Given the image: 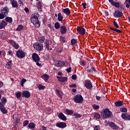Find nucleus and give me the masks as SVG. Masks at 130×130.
<instances>
[{"mask_svg":"<svg viewBox=\"0 0 130 130\" xmlns=\"http://www.w3.org/2000/svg\"><path fill=\"white\" fill-rule=\"evenodd\" d=\"M31 22L36 28L40 27V22L38 20V15L37 14H34L31 15Z\"/></svg>","mask_w":130,"mask_h":130,"instance_id":"nucleus-1","label":"nucleus"},{"mask_svg":"<svg viewBox=\"0 0 130 130\" xmlns=\"http://www.w3.org/2000/svg\"><path fill=\"white\" fill-rule=\"evenodd\" d=\"M109 3L113 6V7H115V8H119L120 11H124L125 7L122 5V4H119L118 2H114L113 0H109Z\"/></svg>","mask_w":130,"mask_h":130,"instance_id":"nucleus-2","label":"nucleus"},{"mask_svg":"<svg viewBox=\"0 0 130 130\" xmlns=\"http://www.w3.org/2000/svg\"><path fill=\"white\" fill-rule=\"evenodd\" d=\"M111 115H112V112H111L109 109H105L103 110V113H102V116L103 118L111 117Z\"/></svg>","mask_w":130,"mask_h":130,"instance_id":"nucleus-3","label":"nucleus"},{"mask_svg":"<svg viewBox=\"0 0 130 130\" xmlns=\"http://www.w3.org/2000/svg\"><path fill=\"white\" fill-rule=\"evenodd\" d=\"M74 101L75 103H83L84 101V98L81 95L77 94L75 96Z\"/></svg>","mask_w":130,"mask_h":130,"instance_id":"nucleus-4","label":"nucleus"},{"mask_svg":"<svg viewBox=\"0 0 130 130\" xmlns=\"http://www.w3.org/2000/svg\"><path fill=\"white\" fill-rule=\"evenodd\" d=\"M34 47L35 49H36L38 51H42V50H43V44L39 43H35L34 44Z\"/></svg>","mask_w":130,"mask_h":130,"instance_id":"nucleus-5","label":"nucleus"},{"mask_svg":"<svg viewBox=\"0 0 130 130\" xmlns=\"http://www.w3.org/2000/svg\"><path fill=\"white\" fill-rule=\"evenodd\" d=\"M16 56H17L18 58H24V57H25V52L21 50H19L16 52Z\"/></svg>","mask_w":130,"mask_h":130,"instance_id":"nucleus-6","label":"nucleus"},{"mask_svg":"<svg viewBox=\"0 0 130 130\" xmlns=\"http://www.w3.org/2000/svg\"><path fill=\"white\" fill-rule=\"evenodd\" d=\"M85 86L87 89H92L93 88V85L92 83L90 80H85Z\"/></svg>","mask_w":130,"mask_h":130,"instance_id":"nucleus-7","label":"nucleus"},{"mask_svg":"<svg viewBox=\"0 0 130 130\" xmlns=\"http://www.w3.org/2000/svg\"><path fill=\"white\" fill-rule=\"evenodd\" d=\"M9 11H10V9H9V8H8V7L7 6L4 7L0 11L1 13H2V14H4L6 16H8V14H9Z\"/></svg>","mask_w":130,"mask_h":130,"instance_id":"nucleus-8","label":"nucleus"},{"mask_svg":"<svg viewBox=\"0 0 130 130\" xmlns=\"http://www.w3.org/2000/svg\"><path fill=\"white\" fill-rule=\"evenodd\" d=\"M122 12L118 10L115 11V12L113 13V16L115 18H120V17L122 16Z\"/></svg>","mask_w":130,"mask_h":130,"instance_id":"nucleus-9","label":"nucleus"},{"mask_svg":"<svg viewBox=\"0 0 130 130\" xmlns=\"http://www.w3.org/2000/svg\"><path fill=\"white\" fill-rule=\"evenodd\" d=\"M32 60L35 61V62H38L40 60V58L39 56L37 53H33L32 55Z\"/></svg>","mask_w":130,"mask_h":130,"instance_id":"nucleus-10","label":"nucleus"},{"mask_svg":"<svg viewBox=\"0 0 130 130\" xmlns=\"http://www.w3.org/2000/svg\"><path fill=\"white\" fill-rule=\"evenodd\" d=\"M57 127H59V128H64L67 127V123L66 122H60L56 124Z\"/></svg>","mask_w":130,"mask_h":130,"instance_id":"nucleus-11","label":"nucleus"},{"mask_svg":"<svg viewBox=\"0 0 130 130\" xmlns=\"http://www.w3.org/2000/svg\"><path fill=\"white\" fill-rule=\"evenodd\" d=\"M31 96V93L29 92V91L24 90L22 92V97H24V98H29Z\"/></svg>","mask_w":130,"mask_h":130,"instance_id":"nucleus-12","label":"nucleus"},{"mask_svg":"<svg viewBox=\"0 0 130 130\" xmlns=\"http://www.w3.org/2000/svg\"><path fill=\"white\" fill-rule=\"evenodd\" d=\"M77 30L78 31V33L80 34V35H85V29L83 28L82 27H78L77 28Z\"/></svg>","mask_w":130,"mask_h":130,"instance_id":"nucleus-13","label":"nucleus"},{"mask_svg":"<svg viewBox=\"0 0 130 130\" xmlns=\"http://www.w3.org/2000/svg\"><path fill=\"white\" fill-rule=\"evenodd\" d=\"M109 126L112 128L113 129H118L119 128V127L118 126L116 125V124L113 123V122H110L109 124Z\"/></svg>","mask_w":130,"mask_h":130,"instance_id":"nucleus-14","label":"nucleus"},{"mask_svg":"<svg viewBox=\"0 0 130 130\" xmlns=\"http://www.w3.org/2000/svg\"><path fill=\"white\" fill-rule=\"evenodd\" d=\"M121 117L125 120H130V114L127 113H123L121 115Z\"/></svg>","mask_w":130,"mask_h":130,"instance_id":"nucleus-15","label":"nucleus"},{"mask_svg":"<svg viewBox=\"0 0 130 130\" xmlns=\"http://www.w3.org/2000/svg\"><path fill=\"white\" fill-rule=\"evenodd\" d=\"M9 43L14 47L16 49H18L19 48V45L16 43V42L14 40H10L9 41Z\"/></svg>","mask_w":130,"mask_h":130,"instance_id":"nucleus-16","label":"nucleus"},{"mask_svg":"<svg viewBox=\"0 0 130 130\" xmlns=\"http://www.w3.org/2000/svg\"><path fill=\"white\" fill-rule=\"evenodd\" d=\"M67 31H68V29H67V27L65 26H61L60 27V32H61V34H66L67 33Z\"/></svg>","mask_w":130,"mask_h":130,"instance_id":"nucleus-17","label":"nucleus"},{"mask_svg":"<svg viewBox=\"0 0 130 130\" xmlns=\"http://www.w3.org/2000/svg\"><path fill=\"white\" fill-rule=\"evenodd\" d=\"M10 4L13 8H18V2L15 0H10Z\"/></svg>","mask_w":130,"mask_h":130,"instance_id":"nucleus-18","label":"nucleus"},{"mask_svg":"<svg viewBox=\"0 0 130 130\" xmlns=\"http://www.w3.org/2000/svg\"><path fill=\"white\" fill-rule=\"evenodd\" d=\"M58 116L60 119H61L64 121H66L67 120V117H66V116H64V114H63V113H60Z\"/></svg>","mask_w":130,"mask_h":130,"instance_id":"nucleus-19","label":"nucleus"},{"mask_svg":"<svg viewBox=\"0 0 130 130\" xmlns=\"http://www.w3.org/2000/svg\"><path fill=\"white\" fill-rule=\"evenodd\" d=\"M37 8L40 12L42 11V8H43V6H42V3L40 1L37 3Z\"/></svg>","mask_w":130,"mask_h":130,"instance_id":"nucleus-20","label":"nucleus"},{"mask_svg":"<svg viewBox=\"0 0 130 130\" xmlns=\"http://www.w3.org/2000/svg\"><path fill=\"white\" fill-rule=\"evenodd\" d=\"M114 104L115 106L116 107H120V106H122V105H123V102L121 101H118L115 102Z\"/></svg>","mask_w":130,"mask_h":130,"instance_id":"nucleus-21","label":"nucleus"},{"mask_svg":"<svg viewBox=\"0 0 130 130\" xmlns=\"http://www.w3.org/2000/svg\"><path fill=\"white\" fill-rule=\"evenodd\" d=\"M65 64L66 63L61 61H57L55 63L56 67H63V66H64Z\"/></svg>","mask_w":130,"mask_h":130,"instance_id":"nucleus-22","label":"nucleus"},{"mask_svg":"<svg viewBox=\"0 0 130 130\" xmlns=\"http://www.w3.org/2000/svg\"><path fill=\"white\" fill-rule=\"evenodd\" d=\"M8 23L6 22L4 20H2V22L0 23V30L2 29H4L5 28L6 25H7Z\"/></svg>","mask_w":130,"mask_h":130,"instance_id":"nucleus-23","label":"nucleus"},{"mask_svg":"<svg viewBox=\"0 0 130 130\" xmlns=\"http://www.w3.org/2000/svg\"><path fill=\"white\" fill-rule=\"evenodd\" d=\"M57 78L58 79V81H59L60 82H67V81H68V78L67 77H59V76H57Z\"/></svg>","mask_w":130,"mask_h":130,"instance_id":"nucleus-24","label":"nucleus"},{"mask_svg":"<svg viewBox=\"0 0 130 130\" xmlns=\"http://www.w3.org/2000/svg\"><path fill=\"white\" fill-rule=\"evenodd\" d=\"M62 12L64 14H66V15H70V14H71V11L69 8L63 9Z\"/></svg>","mask_w":130,"mask_h":130,"instance_id":"nucleus-25","label":"nucleus"},{"mask_svg":"<svg viewBox=\"0 0 130 130\" xmlns=\"http://www.w3.org/2000/svg\"><path fill=\"white\" fill-rule=\"evenodd\" d=\"M45 44H46V48H47L48 50H49L50 49L49 48V46L50 45V42L49 41V40H46L45 41Z\"/></svg>","mask_w":130,"mask_h":130,"instance_id":"nucleus-26","label":"nucleus"},{"mask_svg":"<svg viewBox=\"0 0 130 130\" xmlns=\"http://www.w3.org/2000/svg\"><path fill=\"white\" fill-rule=\"evenodd\" d=\"M57 19L59 22H61L63 19V16L61 15V13H58L57 15Z\"/></svg>","mask_w":130,"mask_h":130,"instance_id":"nucleus-27","label":"nucleus"},{"mask_svg":"<svg viewBox=\"0 0 130 130\" xmlns=\"http://www.w3.org/2000/svg\"><path fill=\"white\" fill-rule=\"evenodd\" d=\"M5 20L6 22H7L8 23H13V18H12L11 17H7L5 18Z\"/></svg>","mask_w":130,"mask_h":130,"instance_id":"nucleus-28","label":"nucleus"},{"mask_svg":"<svg viewBox=\"0 0 130 130\" xmlns=\"http://www.w3.org/2000/svg\"><path fill=\"white\" fill-rule=\"evenodd\" d=\"M56 93L58 95L59 98H61V99L63 95L62 92L59 90H56Z\"/></svg>","mask_w":130,"mask_h":130,"instance_id":"nucleus-29","label":"nucleus"},{"mask_svg":"<svg viewBox=\"0 0 130 130\" xmlns=\"http://www.w3.org/2000/svg\"><path fill=\"white\" fill-rule=\"evenodd\" d=\"M42 78L43 79V80L46 81L49 78V76H48L47 74H45L42 76Z\"/></svg>","mask_w":130,"mask_h":130,"instance_id":"nucleus-30","label":"nucleus"},{"mask_svg":"<svg viewBox=\"0 0 130 130\" xmlns=\"http://www.w3.org/2000/svg\"><path fill=\"white\" fill-rule=\"evenodd\" d=\"M24 29V26L22 25H19L18 27L16 28V31H22Z\"/></svg>","mask_w":130,"mask_h":130,"instance_id":"nucleus-31","label":"nucleus"},{"mask_svg":"<svg viewBox=\"0 0 130 130\" xmlns=\"http://www.w3.org/2000/svg\"><path fill=\"white\" fill-rule=\"evenodd\" d=\"M15 95H16V98H17V99H20V98H21V92H20V91L16 92L15 93Z\"/></svg>","mask_w":130,"mask_h":130,"instance_id":"nucleus-32","label":"nucleus"},{"mask_svg":"<svg viewBox=\"0 0 130 130\" xmlns=\"http://www.w3.org/2000/svg\"><path fill=\"white\" fill-rule=\"evenodd\" d=\"M44 40H45L44 37H39L38 38V41L41 43H43V42H44Z\"/></svg>","mask_w":130,"mask_h":130,"instance_id":"nucleus-33","label":"nucleus"},{"mask_svg":"<svg viewBox=\"0 0 130 130\" xmlns=\"http://www.w3.org/2000/svg\"><path fill=\"white\" fill-rule=\"evenodd\" d=\"M125 7L127 8H129L130 7V0H126L125 2Z\"/></svg>","mask_w":130,"mask_h":130,"instance_id":"nucleus-34","label":"nucleus"},{"mask_svg":"<svg viewBox=\"0 0 130 130\" xmlns=\"http://www.w3.org/2000/svg\"><path fill=\"white\" fill-rule=\"evenodd\" d=\"M66 112L67 114H70L71 115H72V114L74 113V111H73V110L69 109H66Z\"/></svg>","mask_w":130,"mask_h":130,"instance_id":"nucleus-35","label":"nucleus"},{"mask_svg":"<svg viewBox=\"0 0 130 130\" xmlns=\"http://www.w3.org/2000/svg\"><path fill=\"white\" fill-rule=\"evenodd\" d=\"M36 126L35 123H30L28 124V127H29V128H35Z\"/></svg>","mask_w":130,"mask_h":130,"instance_id":"nucleus-36","label":"nucleus"},{"mask_svg":"<svg viewBox=\"0 0 130 130\" xmlns=\"http://www.w3.org/2000/svg\"><path fill=\"white\" fill-rule=\"evenodd\" d=\"M38 88L39 90H44V89H45V86L42 85L41 84H40L38 86Z\"/></svg>","mask_w":130,"mask_h":130,"instance_id":"nucleus-37","label":"nucleus"},{"mask_svg":"<svg viewBox=\"0 0 130 130\" xmlns=\"http://www.w3.org/2000/svg\"><path fill=\"white\" fill-rule=\"evenodd\" d=\"M73 115L75 116V118H81L82 117V115L78 113H74Z\"/></svg>","mask_w":130,"mask_h":130,"instance_id":"nucleus-38","label":"nucleus"},{"mask_svg":"<svg viewBox=\"0 0 130 130\" xmlns=\"http://www.w3.org/2000/svg\"><path fill=\"white\" fill-rule=\"evenodd\" d=\"M87 72L88 73L92 75V74H93V71H92V70H90V69H91V66H88L87 67Z\"/></svg>","mask_w":130,"mask_h":130,"instance_id":"nucleus-39","label":"nucleus"},{"mask_svg":"<svg viewBox=\"0 0 130 130\" xmlns=\"http://www.w3.org/2000/svg\"><path fill=\"white\" fill-rule=\"evenodd\" d=\"M6 66H7L8 69H11V66H12V60L7 62Z\"/></svg>","mask_w":130,"mask_h":130,"instance_id":"nucleus-40","label":"nucleus"},{"mask_svg":"<svg viewBox=\"0 0 130 130\" xmlns=\"http://www.w3.org/2000/svg\"><path fill=\"white\" fill-rule=\"evenodd\" d=\"M54 27L56 29H59V28H60V24L59 23V22H56L54 24Z\"/></svg>","mask_w":130,"mask_h":130,"instance_id":"nucleus-41","label":"nucleus"},{"mask_svg":"<svg viewBox=\"0 0 130 130\" xmlns=\"http://www.w3.org/2000/svg\"><path fill=\"white\" fill-rule=\"evenodd\" d=\"M2 113H4V114H6V113H8V111L6 108H5V107L4 108H2V109H1Z\"/></svg>","mask_w":130,"mask_h":130,"instance_id":"nucleus-42","label":"nucleus"},{"mask_svg":"<svg viewBox=\"0 0 130 130\" xmlns=\"http://www.w3.org/2000/svg\"><path fill=\"white\" fill-rule=\"evenodd\" d=\"M7 17V15L4 14V13H0V19L2 20L3 19H5V17Z\"/></svg>","mask_w":130,"mask_h":130,"instance_id":"nucleus-43","label":"nucleus"},{"mask_svg":"<svg viewBox=\"0 0 130 130\" xmlns=\"http://www.w3.org/2000/svg\"><path fill=\"white\" fill-rule=\"evenodd\" d=\"M26 82V79H22L20 82V85L22 87L24 86V83H25Z\"/></svg>","mask_w":130,"mask_h":130,"instance_id":"nucleus-44","label":"nucleus"},{"mask_svg":"<svg viewBox=\"0 0 130 130\" xmlns=\"http://www.w3.org/2000/svg\"><path fill=\"white\" fill-rule=\"evenodd\" d=\"M1 102L4 104H6V103H7V99H6V98L4 97L2 98L1 99Z\"/></svg>","mask_w":130,"mask_h":130,"instance_id":"nucleus-45","label":"nucleus"},{"mask_svg":"<svg viewBox=\"0 0 130 130\" xmlns=\"http://www.w3.org/2000/svg\"><path fill=\"white\" fill-rule=\"evenodd\" d=\"M121 112H127V109L126 108H122L120 109Z\"/></svg>","mask_w":130,"mask_h":130,"instance_id":"nucleus-46","label":"nucleus"},{"mask_svg":"<svg viewBox=\"0 0 130 130\" xmlns=\"http://www.w3.org/2000/svg\"><path fill=\"white\" fill-rule=\"evenodd\" d=\"M60 41L61 42H62V43H64V42H66V39L63 37H60Z\"/></svg>","mask_w":130,"mask_h":130,"instance_id":"nucleus-47","label":"nucleus"},{"mask_svg":"<svg viewBox=\"0 0 130 130\" xmlns=\"http://www.w3.org/2000/svg\"><path fill=\"white\" fill-rule=\"evenodd\" d=\"M94 117L95 118H96L97 119H99V118H100V117H101V116L99 114L96 113L94 114Z\"/></svg>","mask_w":130,"mask_h":130,"instance_id":"nucleus-48","label":"nucleus"},{"mask_svg":"<svg viewBox=\"0 0 130 130\" xmlns=\"http://www.w3.org/2000/svg\"><path fill=\"white\" fill-rule=\"evenodd\" d=\"M76 43H77V41H76V40L73 39L71 40L72 45H75V44H76Z\"/></svg>","mask_w":130,"mask_h":130,"instance_id":"nucleus-49","label":"nucleus"},{"mask_svg":"<svg viewBox=\"0 0 130 130\" xmlns=\"http://www.w3.org/2000/svg\"><path fill=\"white\" fill-rule=\"evenodd\" d=\"M29 123V121L28 120H25L24 122H23V126H26V125H27V124H28Z\"/></svg>","mask_w":130,"mask_h":130,"instance_id":"nucleus-50","label":"nucleus"},{"mask_svg":"<svg viewBox=\"0 0 130 130\" xmlns=\"http://www.w3.org/2000/svg\"><path fill=\"white\" fill-rule=\"evenodd\" d=\"M114 26L117 28H119V26L118 25V24H117V22L115 21L113 22Z\"/></svg>","mask_w":130,"mask_h":130,"instance_id":"nucleus-51","label":"nucleus"},{"mask_svg":"<svg viewBox=\"0 0 130 130\" xmlns=\"http://www.w3.org/2000/svg\"><path fill=\"white\" fill-rule=\"evenodd\" d=\"M93 109H99L100 107L98 105H93Z\"/></svg>","mask_w":130,"mask_h":130,"instance_id":"nucleus-52","label":"nucleus"},{"mask_svg":"<svg viewBox=\"0 0 130 130\" xmlns=\"http://www.w3.org/2000/svg\"><path fill=\"white\" fill-rule=\"evenodd\" d=\"M40 130H48V129L44 126H42L40 128Z\"/></svg>","mask_w":130,"mask_h":130,"instance_id":"nucleus-53","label":"nucleus"},{"mask_svg":"<svg viewBox=\"0 0 130 130\" xmlns=\"http://www.w3.org/2000/svg\"><path fill=\"white\" fill-rule=\"evenodd\" d=\"M100 129V126L99 125H96L94 127V130H99Z\"/></svg>","mask_w":130,"mask_h":130,"instance_id":"nucleus-54","label":"nucleus"},{"mask_svg":"<svg viewBox=\"0 0 130 130\" xmlns=\"http://www.w3.org/2000/svg\"><path fill=\"white\" fill-rule=\"evenodd\" d=\"M90 68L91 69V70H92L93 73V72H94V73H96V72H97V71L96 70V69H95L94 68L92 67V66H90Z\"/></svg>","mask_w":130,"mask_h":130,"instance_id":"nucleus-55","label":"nucleus"},{"mask_svg":"<svg viewBox=\"0 0 130 130\" xmlns=\"http://www.w3.org/2000/svg\"><path fill=\"white\" fill-rule=\"evenodd\" d=\"M69 87H70V88H76L77 87V84H72V85H70L69 86Z\"/></svg>","mask_w":130,"mask_h":130,"instance_id":"nucleus-56","label":"nucleus"},{"mask_svg":"<svg viewBox=\"0 0 130 130\" xmlns=\"http://www.w3.org/2000/svg\"><path fill=\"white\" fill-rule=\"evenodd\" d=\"M4 107H5V106L4 105V104H3V103H0V109H2Z\"/></svg>","mask_w":130,"mask_h":130,"instance_id":"nucleus-57","label":"nucleus"},{"mask_svg":"<svg viewBox=\"0 0 130 130\" xmlns=\"http://www.w3.org/2000/svg\"><path fill=\"white\" fill-rule=\"evenodd\" d=\"M24 11L26 13H29V8H25Z\"/></svg>","mask_w":130,"mask_h":130,"instance_id":"nucleus-58","label":"nucleus"},{"mask_svg":"<svg viewBox=\"0 0 130 130\" xmlns=\"http://www.w3.org/2000/svg\"><path fill=\"white\" fill-rule=\"evenodd\" d=\"M72 78L73 80H76L77 76L75 75H72Z\"/></svg>","mask_w":130,"mask_h":130,"instance_id":"nucleus-59","label":"nucleus"},{"mask_svg":"<svg viewBox=\"0 0 130 130\" xmlns=\"http://www.w3.org/2000/svg\"><path fill=\"white\" fill-rule=\"evenodd\" d=\"M115 32H117V33H121V30L116 29V30H115Z\"/></svg>","mask_w":130,"mask_h":130,"instance_id":"nucleus-60","label":"nucleus"},{"mask_svg":"<svg viewBox=\"0 0 130 130\" xmlns=\"http://www.w3.org/2000/svg\"><path fill=\"white\" fill-rule=\"evenodd\" d=\"M71 70H72V68H69L68 69H67V73H71Z\"/></svg>","mask_w":130,"mask_h":130,"instance_id":"nucleus-61","label":"nucleus"},{"mask_svg":"<svg viewBox=\"0 0 130 130\" xmlns=\"http://www.w3.org/2000/svg\"><path fill=\"white\" fill-rule=\"evenodd\" d=\"M82 6H83L84 9H86V6H87V4L83 3Z\"/></svg>","mask_w":130,"mask_h":130,"instance_id":"nucleus-62","label":"nucleus"},{"mask_svg":"<svg viewBox=\"0 0 130 130\" xmlns=\"http://www.w3.org/2000/svg\"><path fill=\"white\" fill-rule=\"evenodd\" d=\"M8 53L10 55H13V52L11 50L8 51Z\"/></svg>","mask_w":130,"mask_h":130,"instance_id":"nucleus-63","label":"nucleus"},{"mask_svg":"<svg viewBox=\"0 0 130 130\" xmlns=\"http://www.w3.org/2000/svg\"><path fill=\"white\" fill-rule=\"evenodd\" d=\"M96 100H98L99 101V100H100V99H101V97L96 95Z\"/></svg>","mask_w":130,"mask_h":130,"instance_id":"nucleus-64","label":"nucleus"}]
</instances>
